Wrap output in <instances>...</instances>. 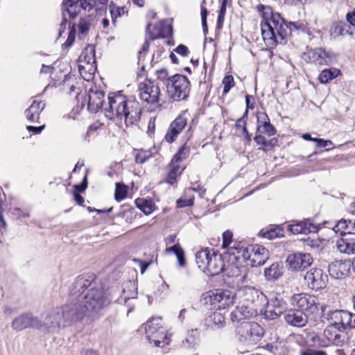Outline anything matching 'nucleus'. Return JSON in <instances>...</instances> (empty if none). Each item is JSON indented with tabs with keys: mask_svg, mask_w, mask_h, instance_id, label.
<instances>
[{
	"mask_svg": "<svg viewBox=\"0 0 355 355\" xmlns=\"http://www.w3.org/2000/svg\"><path fill=\"white\" fill-rule=\"evenodd\" d=\"M94 285L92 280L85 276L78 277L74 281L71 294L78 299L77 303L69 305L74 309L76 320H94L110 304L111 301L105 295L103 288H96Z\"/></svg>",
	"mask_w": 355,
	"mask_h": 355,
	"instance_id": "f257e3e1",
	"label": "nucleus"
},
{
	"mask_svg": "<svg viewBox=\"0 0 355 355\" xmlns=\"http://www.w3.org/2000/svg\"><path fill=\"white\" fill-rule=\"evenodd\" d=\"M258 11L261 12L262 21L261 30L263 40L268 47H274L277 44H284L289 31L296 30L304 31L306 24L300 21L290 22L286 24L284 19L277 12H274L269 6L259 4L257 6Z\"/></svg>",
	"mask_w": 355,
	"mask_h": 355,
	"instance_id": "f03ea898",
	"label": "nucleus"
},
{
	"mask_svg": "<svg viewBox=\"0 0 355 355\" xmlns=\"http://www.w3.org/2000/svg\"><path fill=\"white\" fill-rule=\"evenodd\" d=\"M107 99L105 115L108 119L123 121L127 126L139 121L141 108L137 101L128 98L121 91L110 93Z\"/></svg>",
	"mask_w": 355,
	"mask_h": 355,
	"instance_id": "7ed1b4c3",
	"label": "nucleus"
},
{
	"mask_svg": "<svg viewBox=\"0 0 355 355\" xmlns=\"http://www.w3.org/2000/svg\"><path fill=\"white\" fill-rule=\"evenodd\" d=\"M227 252L232 255L237 262H245L252 267H257L264 264L269 257L268 250L258 244L244 247L235 243L228 248Z\"/></svg>",
	"mask_w": 355,
	"mask_h": 355,
	"instance_id": "20e7f679",
	"label": "nucleus"
},
{
	"mask_svg": "<svg viewBox=\"0 0 355 355\" xmlns=\"http://www.w3.org/2000/svg\"><path fill=\"white\" fill-rule=\"evenodd\" d=\"M74 309L70 305L55 308L47 312L41 320V328L48 332L57 331L61 327H65L76 320Z\"/></svg>",
	"mask_w": 355,
	"mask_h": 355,
	"instance_id": "39448f33",
	"label": "nucleus"
},
{
	"mask_svg": "<svg viewBox=\"0 0 355 355\" xmlns=\"http://www.w3.org/2000/svg\"><path fill=\"white\" fill-rule=\"evenodd\" d=\"M235 294L228 290L211 291L202 294L201 302L209 309H224L233 304Z\"/></svg>",
	"mask_w": 355,
	"mask_h": 355,
	"instance_id": "423d86ee",
	"label": "nucleus"
},
{
	"mask_svg": "<svg viewBox=\"0 0 355 355\" xmlns=\"http://www.w3.org/2000/svg\"><path fill=\"white\" fill-rule=\"evenodd\" d=\"M78 71L84 80L89 81L93 78L96 71L95 50L93 46H87L80 55Z\"/></svg>",
	"mask_w": 355,
	"mask_h": 355,
	"instance_id": "0eeeda50",
	"label": "nucleus"
},
{
	"mask_svg": "<svg viewBox=\"0 0 355 355\" xmlns=\"http://www.w3.org/2000/svg\"><path fill=\"white\" fill-rule=\"evenodd\" d=\"M291 305L308 314H317L320 304L315 296L306 293H295L289 298Z\"/></svg>",
	"mask_w": 355,
	"mask_h": 355,
	"instance_id": "6e6552de",
	"label": "nucleus"
},
{
	"mask_svg": "<svg viewBox=\"0 0 355 355\" xmlns=\"http://www.w3.org/2000/svg\"><path fill=\"white\" fill-rule=\"evenodd\" d=\"M167 93L174 101L186 99L190 92V82L183 75L176 74L166 85Z\"/></svg>",
	"mask_w": 355,
	"mask_h": 355,
	"instance_id": "1a4fd4ad",
	"label": "nucleus"
},
{
	"mask_svg": "<svg viewBox=\"0 0 355 355\" xmlns=\"http://www.w3.org/2000/svg\"><path fill=\"white\" fill-rule=\"evenodd\" d=\"M240 341L247 345L259 342L263 334L262 327L257 322H244L236 328Z\"/></svg>",
	"mask_w": 355,
	"mask_h": 355,
	"instance_id": "9d476101",
	"label": "nucleus"
},
{
	"mask_svg": "<svg viewBox=\"0 0 355 355\" xmlns=\"http://www.w3.org/2000/svg\"><path fill=\"white\" fill-rule=\"evenodd\" d=\"M139 96L141 101L148 104H157L161 96L159 87L153 81L145 80L139 85Z\"/></svg>",
	"mask_w": 355,
	"mask_h": 355,
	"instance_id": "9b49d317",
	"label": "nucleus"
},
{
	"mask_svg": "<svg viewBox=\"0 0 355 355\" xmlns=\"http://www.w3.org/2000/svg\"><path fill=\"white\" fill-rule=\"evenodd\" d=\"M243 291L245 293V301L250 308L255 311V314L262 313L268 304V298L262 292L254 288L247 287Z\"/></svg>",
	"mask_w": 355,
	"mask_h": 355,
	"instance_id": "f8f14e48",
	"label": "nucleus"
},
{
	"mask_svg": "<svg viewBox=\"0 0 355 355\" xmlns=\"http://www.w3.org/2000/svg\"><path fill=\"white\" fill-rule=\"evenodd\" d=\"M313 262L309 253L297 252L289 254L286 260V266L289 270L300 271L309 267Z\"/></svg>",
	"mask_w": 355,
	"mask_h": 355,
	"instance_id": "ddd939ff",
	"label": "nucleus"
},
{
	"mask_svg": "<svg viewBox=\"0 0 355 355\" xmlns=\"http://www.w3.org/2000/svg\"><path fill=\"white\" fill-rule=\"evenodd\" d=\"M304 281L309 288L318 291L326 287L328 277L322 269L312 268L306 273Z\"/></svg>",
	"mask_w": 355,
	"mask_h": 355,
	"instance_id": "4468645a",
	"label": "nucleus"
},
{
	"mask_svg": "<svg viewBox=\"0 0 355 355\" xmlns=\"http://www.w3.org/2000/svg\"><path fill=\"white\" fill-rule=\"evenodd\" d=\"M11 327L16 331H20L27 328L39 329L41 328V319L30 313H23L12 320Z\"/></svg>",
	"mask_w": 355,
	"mask_h": 355,
	"instance_id": "2eb2a0df",
	"label": "nucleus"
},
{
	"mask_svg": "<svg viewBox=\"0 0 355 355\" xmlns=\"http://www.w3.org/2000/svg\"><path fill=\"white\" fill-rule=\"evenodd\" d=\"M188 121V114L183 112L173 120L165 135L164 139L168 143L173 142L179 134L186 128Z\"/></svg>",
	"mask_w": 355,
	"mask_h": 355,
	"instance_id": "dca6fc26",
	"label": "nucleus"
},
{
	"mask_svg": "<svg viewBox=\"0 0 355 355\" xmlns=\"http://www.w3.org/2000/svg\"><path fill=\"white\" fill-rule=\"evenodd\" d=\"M307 57L311 62L318 65H328L335 58L334 54L326 51L322 48H316L307 53Z\"/></svg>",
	"mask_w": 355,
	"mask_h": 355,
	"instance_id": "f3484780",
	"label": "nucleus"
},
{
	"mask_svg": "<svg viewBox=\"0 0 355 355\" xmlns=\"http://www.w3.org/2000/svg\"><path fill=\"white\" fill-rule=\"evenodd\" d=\"M284 319L291 326L303 327L308 322V315L302 310L293 307L285 313Z\"/></svg>",
	"mask_w": 355,
	"mask_h": 355,
	"instance_id": "a211bd4d",
	"label": "nucleus"
},
{
	"mask_svg": "<svg viewBox=\"0 0 355 355\" xmlns=\"http://www.w3.org/2000/svg\"><path fill=\"white\" fill-rule=\"evenodd\" d=\"M79 0H64L62 5V11L63 19L60 24V29H64L67 24L66 13L69 18H75L80 10V6L78 4ZM61 30H60V33Z\"/></svg>",
	"mask_w": 355,
	"mask_h": 355,
	"instance_id": "6ab92c4d",
	"label": "nucleus"
},
{
	"mask_svg": "<svg viewBox=\"0 0 355 355\" xmlns=\"http://www.w3.org/2000/svg\"><path fill=\"white\" fill-rule=\"evenodd\" d=\"M320 228V225L314 224L309 219L297 221L288 226V230L295 234L315 233Z\"/></svg>",
	"mask_w": 355,
	"mask_h": 355,
	"instance_id": "aec40b11",
	"label": "nucleus"
},
{
	"mask_svg": "<svg viewBox=\"0 0 355 355\" xmlns=\"http://www.w3.org/2000/svg\"><path fill=\"white\" fill-rule=\"evenodd\" d=\"M104 102V92L96 86L92 87L88 91V110L92 112H97L102 107Z\"/></svg>",
	"mask_w": 355,
	"mask_h": 355,
	"instance_id": "412c9836",
	"label": "nucleus"
},
{
	"mask_svg": "<svg viewBox=\"0 0 355 355\" xmlns=\"http://www.w3.org/2000/svg\"><path fill=\"white\" fill-rule=\"evenodd\" d=\"M223 272L227 278L232 279V283L237 286L243 283L247 276L245 267L234 264H230L227 268L224 267Z\"/></svg>",
	"mask_w": 355,
	"mask_h": 355,
	"instance_id": "4be33fe9",
	"label": "nucleus"
},
{
	"mask_svg": "<svg viewBox=\"0 0 355 355\" xmlns=\"http://www.w3.org/2000/svg\"><path fill=\"white\" fill-rule=\"evenodd\" d=\"M323 335L330 343L337 346H341L345 342L344 331L334 325L327 326L324 330Z\"/></svg>",
	"mask_w": 355,
	"mask_h": 355,
	"instance_id": "5701e85b",
	"label": "nucleus"
},
{
	"mask_svg": "<svg viewBox=\"0 0 355 355\" xmlns=\"http://www.w3.org/2000/svg\"><path fill=\"white\" fill-rule=\"evenodd\" d=\"M224 267L225 265L222 256L216 254L214 252H211V254L209 259V263L204 272L210 276L217 275L223 271Z\"/></svg>",
	"mask_w": 355,
	"mask_h": 355,
	"instance_id": "b1692460",
	"label": "nucleus"
},
{
	"mask_svg": "<svg viewBox=\"0 0 355 355\" xmlns=\"http://www.w3.org/2000/svg\"><path fill=\"white\" fill-rule=\"evenodd\" d=\"M350 266L343 261H336L329 265L328 271L331 277L335 279H343L349 272Z\"/></svg>",
	"mask_w": 355,
	"mask_h": 355,
	"instance_id": "393cba45",
	"label": "nucleus"
},
{
	"mask_svg": "<svg viewBox=\"0 0 355 355\" xmlns=\"http://www.w3.org/2000/svg\"><path fill=\"white\" fill-rule=\"evenodd\" d=\"M254 315H257L255 311L250 308L249 304H245L237 306L231 313L230 317L233 322H241V324L243 320L250 318Z\"/></svg>",
	"mask_w": 355,
	"mask_h": 355,
	"instance_id": "a878e982",
	"label": "nucleus"
},
{
	"mask_svg": "<svg viewBox=\"0 0 355 355\" xmlns=\"http://www.w3.org/2000/svg\"><path fill=\"white\" fill-rule=\"evenodd\" d=\"M45 103L34 100L31 106L26 110L25 116L30 122H38L40 115L44 109Z\"/></svg>",
	"mask_w": 355,
	"mask_h": 355,
	"instance_id": "bb28decb",
	"label": "nucleus"
},
{
	"mask_svg": "<svg viewBox=\"0 0 355 355\" xmlns=\"http://www.w3.org/2000/svg\"><path fill=\"white\" fill-rule=\"evenodd\" d=\"M258 131L266 134L268 136L275 135V127L270 123V119L266 113H259L257 115Z\"/></svg>",
	"mask_w": 355,
	"mask_h": 355,
	"instance_id": "cd10ccee",
	"label": "nucleus"
},
{
	"mask_svg": "<svg viewBox=\"0 0 355 355\" xmlns=\"http://www.w3.org/2000/svg\"><path fill=\"white\" fill-rule=\"evenodd\" d=\"M161 318H152L147 321L146 324L143 325V328L145 330L146 337L148 340H150L153 337L158 334L159 329H164L161 324Z\"/></svg>",
	"mask_w": 355,
	"mask_h": 355,
	"instance_id": "c85d7f7f",
	"label": "nucleus"
},
{
	"mask_svg": "<svg viewBox=\"0 0 355 355\" xmlns=\"http://www.w3.org/2000/svg\"><path fill=\"white\" fill-rule=\"evenodd\" d=\"M137 297V285L134 281H127L122 285L121 298L126 302L128 300L135 299Z\"/></svg>",
	"mask_w": 355,
	"mask_h": 355,
	"instance_id": "c756f323",
	"label": "nucleus"
},
{
	"mask_svg": "<svg viewBox=\"0 0 355 355\" xmlns=\"http://www.w3.org/2000/svg\"><path fill=\"white\" fill-rule=\"evenodd\" d=\"M336 248L340 253L347 255L355 254V239H340L336 242Z\"/></svg>",
	"mask_w": 355,
	"mask_h": 355,
	"instance_id": "7c9ffc66",
	"label": "nucleus"
},
{
	"mask_svg": "<svg viewBox=\"0 0 355 355\" xmlns=\"http://www.w3.org/2000/svg\"><path fill=\"white\" fill-rule=\"evenodd\" d=\"M334 230L341 235L347 234H355V221L341 219L334 227Z\"/></svg>",
	"mask_w": 355,
	"mask_h": 355,
	"instance_id": "2f4dec72",
	"label": "nucleus"
},
{
	"mask_svg": "<svg viewBox=\"0 0 355 355\" xmlns=\"http://www.w3.org/2000/svg\"><path fill=\"white\" fill-rule=\"evenodd\" d=\"M211 254V252L207 248L198 251L196 254V263L198 267L203 272L207 268Z\"/></svg>",
	"mask_w": 355,
	"mask_h": 355,
	"instance_id": "473e14b6",
	"label": "nucleus"
},
{
	"mask_svg": "<svg viewBox=\"0 0 355 355\" xmlns=\"http://www.w3.org/2000/svg\"><path fill=\"white\" fill-rule=\"evenodd\" d=\"M199 333L197 329L188 331L186 338L182 341V347L185 349L193 348L198 343Z\"/></svg>",
	"mask_w": 355,
	"mask_h": 355,
	"instance_id": "72a5a7b5",
	"label": "nucleus"
},
{
	"mask_svg": "<svg viewBox=\"0 0 355 355\" xmlns=\"http://www.w3.org/2000/svg\"><path fill=\"white\" fill-rule=\"evenodd\" d=\"M259 236L270 240L284 236V230L279 226L271 227L270 229H263L259 233Z\"/></svg>",
	"mask_w": 355,
	"mask_h": 355,
	"instance_id": "f704fd0d",
	"label": "nucleus"
},
{
	"mask_svg": "<svg viewBox=\"0 0 355 355\" xmlns=\"http://www.w3.org/2000/svg\"><path fill=\"white\" fill-rule=\"evenodd\" d=\"M264 274L268 280L275 281L282 275V271L279 263H274L269 268L265 269Z\"/></svg>",
	"mask_w": 355,
	"mask_h": 355,
	"instance_id": "c9c22d12",
	"label": "nucleus"
},
{
	"mask_svg": "<svg viewBox=\"0 0 355 355\" xmlns=\"http://www.w3.org/2000/svg\"><path fill=\"white\" fill-rule=\"evenodd\" d=\"M339 74L340 70L336 68L326 69L321 71L318 79L321 83L325 84L336 78Z\"/></svg>",
	"mask_w": 355,
	"mask_h": 355,
	"instance_id": "e433bc0d",
	"label": "nucleus"
},
{
	"mask_svg": "<svg viewBox=\"0 0 355 355\" xmlns=\"http://www.w3.org/2000/svg\"><path fill=\"white\" fill-rule=\"evenodd\" d=\"M193 189H187L184 190L183 196L177 200V206L178 207L191 206L193 204Z\"/></svg>",
	"mask_w": 355,
	"mask_h": 355,
	"instance_id": "4c0bfd02",
	"label": "nucleus"
},
{
	"mask_svg": "<svg viewBox=\"0 0 355 355\" xmlns=\"http://www.w3.org/2000/svg\"><path fill=\"white\" fill-rule=\"evenodd\" d=\"M149 342L154 343L156 347H163L166 345L169 344L170 339L166 334V329H159L158 334H156V336L150 339Z\"/></svg>",
	"mask_w": 355,
	"mask_h": 355,
	"instance_id": "58836bf2",
	"label": "nucleus"
},
{
	"mask_svg": "<svg viewBox=\"0 0 355 355\" xmlns=\"http://www.w3.org/2000/svg\"><path fill=\"white\" fill-rule=\"evenodd\" d=\"M161 24H149L146 30V37H148L150 40H154L162 36V32L161 30Z\"/></svg>",
	"mask_w": 355,
	"mask_h": 355,
	"instance_id": "ea45409f",
	"label": "nucleus"
},
{
	"mask_svg": "<svg viewBox=\"0 0 355 355\" xmlns=\"http://www.w3.org/2000/svg\"><path fill=\"white\" fill-rule=\"evenodd\" d=\"M209 322H211L213 329H220L225 326V318L224 315L218 312H214L209 316Z\"/></svg>",
	"mask_w": 355,
	"mask_h": 355,
	"instance_id": "a19ab883",
	"label": "nucleus"
},
{
	"mask_svg": "<svg viewBox=\"0 0 355 355\" xmlns=\"http://www.w3.org/2000/svg\"><path fill=\"white\" fill-rule=\"evenodd\" d=\"M344 310H335L329 315V320L331 321L330 325L342 329L343 318Z\"/></svg>",
	"mask_w": 355,
	"mask_h": 355,
	"instance_id": "79ce46f5",
	"label": "nucleus"
},
{
	"mask_svg": "<svg viewBox=\"0 0 355 355\" xmlns=\"http://www.w3.org/2000/svg\"><path fill=\"white\" fill-rule=\"evenodd\" d=\"M269 304L271 305V308L275 309V311H278L281 315L287 311L286 302L282 297H275L270 300Z\"/></svg>",
	"mask_w": 355,
	"mask_h": 355,
	"instance_id": "37998d69",
	"label": "nucleus"
},
{
	"mask_svg": "<svg viewBox=\"0 0 355 355\" xmlns=\"http://www.w3.org/2000/svg\"><path fill=\"white\" fill-rule=\"evenodd\" d=\"M137 207L146 215H148L153 211L152 202L143 198H137L135 200Z\"/></svg>",
	"mask_w": 355,
	"mask_h": 355,
	"instance_id": "c03bdc74",
	"label": "nucleus"
},
{
	"mask_svg": "<svg viewBox=\"0 0 355 355\" xmlns=\"http://www.w3.org/2000/svg\"><path fill=\"white\" fill-rule=\"evenodd\" d=\"M342 329L355 328V314L344 310Z\"/></svg>",
	"mask_w": 355,
	"mask_h": 355,
	"instance_id": "a18cd8bd",
	"label": "nucleus"
},
{
	"mask_svg": "<svg viewBox=\"0 0 355 355\" xmlns=\"http://www.w3.org/2000/svg\"><path fill=\"white\" fill-rule=\"evenodd\" d=\"M166 252H173L178 260L179 265L183 267L185 264L184 251L178 244H175L166 250Z\"/></svg>",
	"mask_w": 355,
	"mask_h": 355,
	"instance_id": "49530a36",
	"label": "nucleus"
},
{
	"mask_svg": "<svg viewBox=\"0 0 355 355\" xmlns=\"http://www.w3.org/2000/svg\"><path fill=\"white\" fill-rule=\"evenodd\" d=\"M91 26V20L89 17L80 19L78 26V37L82 39L88 33Z\"/></svg>",
	"mask_w": 355,
	"mask_h": 355,
	"instance_id": "de8ad7c7",
	"label": "nucleus"
},
{
	"mask_svg": "<svg viewBox=\"0 0 355 355\" xmlns=\"http://www.w3.org/2000/svg\"><path fill=\"white\" fill-rule=\"evenodd\" d=\"M190 153V148L185 144L183 145L179 151L174 155L172 163H178L184 159H186Z\"/></svg>",
	"mask_w": 355,
	"mask_h": 355,
	"instance_id": "09e8293b",
	"label": "nucleus"
},
{
	"mask_svg": "<svg viewBox=\"0 0 355 355\" xmlns=\"http://www.w3.org/2000/svg\"><path fill=\"white\" fill-rule=\"evenodd\" d=\"M261 313H263L265 318L268 320H275L281 315L278 311H275V309L273 307L271 308V305L269 304L268 301Z\"/></svg>",
	"mask_w": 355,
	"mask_h": 355,
	"instance_id": "8fccbe9b",
	"label": "nucleus"
},
{
	"mask_svg": "<svg viewBox=\"0 0 355 355\" xmlns=\"http://www.w3.org/2000/svg\"><path fill=\"white\" fill-rule=\"evenodd\" d=\"M128 10L125 7H116L110 6V13L112 19V22L114 24L116 18L123 16L124 14L127 13Z\"/></svg>",
	"mask_w": 355,
	"mask_h": 355,
	"instance_id": "3c124183",
	"label": "nucleus"
},
{
	"mask_svg": "<svg viewBox=\"0 0 355 355\" xmlns=\"http://www.w3.org/2000/svg\"><path fill=\"white\" fill-rule=\"evenodd\" d=\"M126 187L120 183H116L115 188V199L117 201H121L126 197Z\"/></svg>",
	"mask_w": 355,
	"mask_h": 355,
	"instance_id": "603ef678",
	"label": "nucleus"
},
{
	"mask_svg": "<svg viewBox=\"0 0 355 355\" xmlns=\"http://www.w3.org/2000/svg\"><path fill=\"white\" fill-rule=\"evenodd\" d=\"M180 174L181 171H180V168L177 166H174L167 175L166 182L170 184H173L176 181L177 177Z\"/></svg>",
	"mask_w": 355,
	"mask_h": 355,
	"instance_id": "864d4df0",
	"label": "nucleus"
},
{
	"mask_svg": "<svg viewBox=\"0 0 355 355\" xmlns=\"http://www.w3.org/2000/svg\"><path fill=\"white\" fill-rule=\"evenodd\" d=\"M223 84L224 85L223 87V94H227L231 88H232L234 85V78L231 75H228L225 76L223 80Z\"/></svg>",
	"mask_w": 355,
	"mask_h": 355,
	"instance_id": "5fc2aeb1",
	"label": "nucleus"
},
{
	"mask_svg": "<svg viewBox=\"0 0 355 355\" xmlns=\"http://www.w3.org/2000/svg\"><path fill=\"white\" fill-rule=\"evenodd\" d=\"M151 157V153L148 150H139L135 155V161L137 163H144L147 159Z\"/></svg>",
	"mask_w": 355,
	"mask_h": 355,
	"instance_id": "6e6d98bb",
	"label": "nucleus"
},
{
	"mask_svg": "<svg viewBox=\"0 0 355 355\" xmlns=\"http://www.w3.org/2000/svg\"><path fill=\"white\" fill-rule=\"evenodd\" d=\"M205 3V1H203L200 6V16H201V21H202V25L203 27V31L205 33L207 31V10L203 6V4Z\"/></svg>",
	"mask_w": 355,
	"mask_h": 355,
	"instance_id": "4d7b16f0",
	"label": "nucleus"
},
{
	"mask_svg": "<svg viewBox=\"0 0 355 355\" xmlns=\"http://www.w3.org/2000/svg\"><path fill=\"white\" fill-rule=\"evenodd\" d=\"M79 2L80 8L87 11L92 10L96 3V0H79Z\"/></svg>",
	"mask_w": 355,
	"mask_h": 355,
	"instance_id": "13d9d810",
	"label": "nucleus"
},
{
	"mask_svg": "<svg viewBox=\"0 0 355 355\" xmlns=\"http://www.w3.org/2000/svg\"><path fill=\"white\" fill-rule=\"evenodd\" d=\"M315 142L316 143L317 147H329V148L327 149V150L332 149L334 148L333 142L331 140H324L323 139L317 138V139L315 140Z\"/></svg>",
	"mask_w": 355,
	"mask_h": 355,
	"instance_id": "bf43d9fd",
	"label": "nucleus"
},
{
	"mask_svg": "<svg viewBox=\"0 0 355 355\" xmlns=\"http://www.w3.org/2000/svg\"><path fill=\"white\" fill-rule=\"evenodd\" d=\"M232 232L227 230L223 234V247L227 248L232 243Z\"/></svg>",
	"mask_w": 355,
	"mask_h": 355,
	"instance_id": "052dcab7",
	"label": "nucleus"
},
{
	"mask_svg": "<svg viewBox=\"0 0 355 355\" xmlns=\"http://www.w3.org/2000/svg\"><path fill=\"white\" fill-rule=\"evenodd\" d=\"M245 116L247 115H243V117L239 119L236 123V127L237 129H241L243 134L248 135V131L246 128V121L245 120Z\"/></svg>",
	"mask_w": 355,
	"mask_h": 355,
	"instance_id": "680f3d73",
	"label": "nucleus"
},
{
	"mask_svg": "<svg viewBox=\"0 0 355 355\" xmlns=\"http://www.w3.org/2000/svg\"><path fill=\"white\" fill-rule=\"evenodd\" d=\"M12 214L16 216L17 218H29L30 217V213L28 211L26 210H21L19 208H15L12 210Z\"/></svg>",
	"mask_w": 355,
	"mask_h": 355,
	"instance_id": "e2e57ef3",
	"label": "nucleus"
},
{
	"mask_svg": "<svg viewBox=\"0 0 355 355\" xmlns=\"http://www.w3.org/2000/svg\"><path fill=\"white\" fill-rule=\"evenodd\" d=\"M306 245L307 246H309L312 248H318L321 246L322 245V241L319 239H311L310 238H309L307 240H306Z\"/></svg>",
	"mask_w": 355,
	"mask_h": 355,
	"instance_id": "0e129e2a",
	"label": "nucleus"
},
{
	"mask_svg": "<svg viewBox=\"0 0 355 355\" xmlns=\"http://www.w3.org/2000/svg\"><path fill=\"white\" fill-rule=\"evenodd\" d=\"M226 9L225 5H221L220 8V12L218 17L217 24L218 27H220L224 21L225 15L226 13Z\"/></svg>",
	"mask_w": 355,
	"mask_h": 355,
	"instance_id": "69168bd1",
	"label": "nucleus"
},
{
	"mask_svg": "<svg viewBox=\"0 0 355 355\" xmlns=\"http://www.w3.org/2000/svg\"><path fill=\"white\" fill-rule=\"evenodd\" d=\"M157 77L160 80H169V74L166 69H160L156 72Z\"/></svg>",
	"mask_w": 355,
	"mask_h": 355,
	"instance_id": "338daca9",
	"label": "nucleus"
},
{
	"mask_svg": "<svg viewBox=\"0 0 355 355\" xmlns=\"http://www.w3.org/2000/svg\"><path fill=\"white\" fill-rule=\"evenodd\" d=\"M301 355H327V354L326 352H324L323 351L309 349L306 352H302Z\"/></svg>",
	"mask_w": 355,
	"mask_h": 355,
	"instance_id": "774afa93",
	"label": "nucleus"
}]
</instances>
